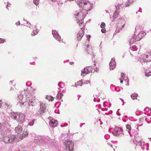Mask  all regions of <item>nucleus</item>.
Instances as JSON below:
<instances>
[{
    "label": "nucleus",
    "mask_w": 151,
    "mask_h": 151,
    "mask_svg": "<svg viewBox=\"0 0 151 151\" xmlns=\"http://www.w3.org/2000/svg\"><path fill=\"white\" fill-rule=\"evenodd\" d=\"M116 63L114 59H112L109 63L110 70H113L116 67Z\"/></svg>",
    "instance_id": "obj_9"
},
{
    "label": "nucleus",
    "mask_w": 151,
    "mask_h": 151,
    "mask_svg": "<svg viewBox=\"0 0 151 151\" xmlns=\"http://www.w3.org/2000/svg\"><path fill=\"white\" fill-rule=\"evenodd\" d=\"M122 24V25L121 26L122 27H124L125 25V22L124 20L121 19L119 22L118 23V25L119 26H121Z\"/></svg>",
    "instance_id": "obj_15"
},
{
    "label": "nucleus",
    "mask_w": 151,
    "mask_h": 151,
    "mask_svg": "<svg viewBox=\"0 0 151 151\" xmlns=\"http://www.w3.org/2000/svg\"><path fill=\"white\" fill-rule=\"evenodd\" d=\"M9 137L6 136L4 138V142L5 143L9 144Z\"/></svg>",
    "instance_id": "obj_20"
},
{
    "label": "nucleus",
    "mask_w": 151,
    "mask_h": 151,
    "mask_svg": "<svg viewBox=\"0 0 151 151\" xmlns=\"http://www.w3.org/2000/svg\"><path fill=\"white\" fill-rule=\"evenodd\" d=\"M136 37V36L134 35L133 37H132L130 41V43L132 44L136 41L135 37Z\"/></svg>",
    "instance_id": "obj_23"
},
{
    "label": "nucleus",
    "mask_w": 151,
    "mask_h": 151,
    "mask_svg": "<svg viewBox=\"0 0 151 151\" xmlns=\"http://www.w3.org/2000/svg\"><path fill=\"white\" fill-rule=\"evenodd\" d=\"M135 29H137V27H136L135 28Z\"/></svg>",
    "instance_id": "obj_47"
},
{
    "label": "nucleus",
    "mask_w": 151,
    "mask_h": 151,
    "mask_svg": "<svg viewBox=\"0 0 151 151\" xmlns=\"http://www.w3.org/2000/svg\"><path fill=\"white\" fill-rule=\"evenodd\" d=\"M52 34L53 37L55 38L56 40L60 41L61 40V38L58 33L55 30H53Z\"/></svg>",
    "instance_id": "obj_8"
},
{
    "label": "nucleus",
    "mask_w": 151,
    "mask_h": 151,
    "mask_svg": "<svg viewBox=\"0 0 151 151\" xmlns=\"http://www.w3.org/2000/svg\"><path fill=\"white\" fill-rule=\"evenodd\" d=\"M12 117L13 118H14L15 119L17 120L18 117H19V114L13 112L12 114Z\"/></svg>",
    "instance_id": "obj_16"
},
{
    "label": "nucleus",
    "mask_w": 151,
    "mask_h": 151,
    "mask_svg": "<svg viewBox=\"0 0 151 151\" xmlns=\"http://www.w3.org/2000/svg\"><path fill=\"white\" fill-rule=\"evenodd\" d=\"M65 151H74V144L71 141L68 140L65 142Z\"/></svg>",
    "instance_id": "obj_2"
},
{
    "label": "nucleus",
    "mask_w": 151,
    "mask_h": 151,
    "mask_svg": "<svg viewBox=\"0 0 151 151\" xmlns=\"http://www.w3.org/2000/svg\"><path fill=\"white\" fill-rule=\"evenodd\" d=\"M124 73H121V76H122V78L123 77H124Z\"/></svg>",
    "instance_id": "obj_39"
},
{
    "label": "nucleus",
    "mask_w": 151,
    "mask_h": 151,
    "mask_svg": "<svg viewBox=\"0 0 151 151\" xmlns=\"http://www.w3.org/2000/svg\"><path fill=\"white\" fill-rule=\"evenodd\" d=\"M23 134L26 137H27L28 136V133L27 131L26 132H24L23 133Z\"/></svg>",
    "instance_id": "obj_32"
},
{
    "label": "nucleus",
    "mask_w": 151,
    "mask_h": 151,
    "mask_svg": "<svg viewBox=\"0 0 151 151\" xmlns=\"http://www.w3.org/2000/svg\"><path fill=\"white\" fill-rule=\"evenodd\" d=\"M85 51L88 54H92L93 52L92 47L89 45L88 44L86 46H85Z\"/></svg>",
    "instance_id": "obj_7"
},
{
    "label": "nucleus",
    "mask_w": 151,
    "mask_h": 151,
    "mask_svg": "<svg viewBox=\"0 0 151 151\" xmlns=\"http://www.w3.org/2000/svg\"><path fill=\"white\" fill-rule=\"evenodd\" d=\"M2 106V101H0V108Z\"/></svg>",
    "instance_id": "obj_42"
},
{
    "label": "nucleus",
    "mask_w": 151,
    "mask_h": 151,
    "mask_svg": "<svg viewBox=\"0 0 151 151\" xmlns=\"http://www.w3.org/2000/svg\"><path fill=\"white\" fill-rule=\"evenodd\" d=\"M84 6H83V7H84L85 8H86V5H89V6H91L90 4L89 3H87V2H84Z\"/></svg>",
    "instance_id": "obj_30"
},
{
    "label": "nucleus",
    "mask_w": 151,
    "mask_h": 151,
    "mask_svg": "<svg viewBox=\"0 0 151 151\" xmlns=\"http://www.w3.org/2000/svg\"><path fill=\"white\" fill-rule=\"evenodd\" d=\"M100 26L102 28H104L105 27V24L104 22H102Z\"/></svg>",
    "instance_id": "obj_31"
},
{
    "label": "nucleus",
    "mask_w": 151,
    "mask_h": 151,
    "mask_svg": "<svg viewBox=\"0 0 151 151\" xmlns=\"http://www.w3.org/2000/svg\"><path fill=\"white\" fill-rule=\"evenodd\" d=\"M25 119V116L22 114H19V117H18L17 121L21 123L23 122Z\"/></svg>",
    "instance_id": "obj_11"
},
{
    "label": "nucleus",
    "mask_w": 151,
    "mask_h": 151,
    "mask_svg": "<svg viewBox=\"0 0 151 151\" xmlns=\"http://www.w3.org/2000/svg\"><path fill=\"white\" fill-rule=\"evenodd\" d=\"M9 143H13L16 139V137L15 135H10L9 137Z\"/></svg>",
    "instance_id": "obj_13"
},
{
    "label": "nucleus",
    "mask_w": 151,
    "mask_h": 151,
    "mask_svg": "<svg viewBox=\"0 0 151 151\" xmlns=\"http://www.w3.org/2000/svg\"><path fill=\"white\" fill-rule=\"evenodd\" d=\"M73 63V62H70V64H72Z\"/></svg>",
    "instance_id": "obj_46"
},
{
    "label": "nucleus",
    "mask_w": 151,
    "mask_h": 151,
    "mask_svg": "<svg viewBox=\"0 0 151 151\" xmlns=\"http://www.w3.org/2000/svg\"><path fill=\"white\" fill-rule=\"evenodd\" d=\"M18 98L19 101L20 103L22 104L23 105L25 104L24 106L27 108H29L30 107V105L33 106L34 105V103L32 99H27V102H22V100L23 99V96L22 95L20 94L18 96Z\"/></svg>",
    "instance_id": "obj_1"
},
{
    "label": "nucleus",
    "mask_w": 151,
    "mask_h": 151,
    "mask_svg": "<svg viewBox=\"0 0 151 151\" xmlns=\"http://www.w3.org/2000/svg\"><path fill=\"white\" fill-rule=\"evenodd\" d=\"M40 0H34L33 3L36 6L37 5L39 4V1Z\"/></svg>",
    "instance_id": "obj_28"
},
{
    "label": "nucleus",
    "mask_w": 151,
    "mask_h": 151,
    "mask_svg": "<svg viewBox=\"0 0 151 151\" xmlns=\"http://www.w3.org/2000/svg\"><path fill=\"white\" fill-rule=\"evenodd\" d=\"M145 76L146 77H148L151 76V71L147 70L145 72Z\"/></svg>",
    "instance_id": "obj_21"
},
{
    "label": "nucleus",
    "mask_w": 151,
    "mask_h": 151,
    "mask_svg": "<svg viewBox=\"0 0 151 151\" xmlns=\"http://www.w3.org/2000/svg\"><path fill=\"white\" fill-rule=\"evenodd\" d=\"M25 137H26L23 134H22V135H20L19 137V138L21 139H22Z\"/></svg>",
    "instance_id": "obj_33"
},
{
    "label": "nucleus",
    "mask_w": 151,
    "mask_h": 151,
    "mask_svg": "<svg viewBox=\"0 0 151 151\" xmlns=\"http://www.w3.org/2000/svg\"><path fill=\"white\" fill-rule=\"evenodd\" d=\"M63 96V94L61 92H59L56 96V98L58 99H60Z\"/></svg>",
    "instance_id": "obj_19"
},
{
    "label": "nucleus",
    "mask_w": 151,
    "mask_h": 151,
    "mask_svg": "<svg viewBox=\"0 0 151 151\" xmlns=\"http://www.w3.org/2000/svg\"><path fill=\"white\" fill-rule=\"evenodd\" d=\"M83 84V82H82V81H78L77 83V85L78 86H81Z\"/></svg>",
    "instance_id": "obj_29"
},
{
    "label": "nucleus",
    "mask_w": 151,
    "mask_h": 151,
    "mask_svg": "<svg viewBox=\"0 0 151 151\" xmlns=\"http://www.w3.org/2000/svg\"><path fill=\"white\" fill-rule=\"evenodd\" d=\"M126 130L129 133V132L131 129V126L130 125L127 124L126 126Z\"/></svg>",
    "instance_id": "obj_24"
},
{
    "label": "nucleus",
    "mask_w": 151,
    "mask_h": 151,
    "mask_svg": "<svg viewBox=\"0 0 151 151\" xmlns=\"http://www.w3.org/2000/svg\"><path fill=\"white\" fill-rule=\"evenodd\" d=\"M83 83L84 84H90V81H85Z\"/></svg>",
    "instance_id": "obj_35"
},
{
    "label": "nucleus",
    "mask_w": 151,
    "mask_h": 151,
    "mask_svg": "<svg viewBox=\"0 0 151 151\" xmlns=\"http://www.w3.org/2000/svg\"><path fill=\"white\" fill-rule=\"evenodd\" d=\"M4 42V40L0 38V43H3Z\"/></svg>",
    "instance_id": "obj_38"
},
{
    "label": "nucleus",
    "mask_w": 151,
    "mask_h": 151,
    "mask_svg": "<svg viewBox=\"0 0 151 151\" xmlns=\"http://www.w3.org/2000/svg\"><path fill=\"white\" fill-rule=\"evenodd\" d=\"M122 129L118 127H116L114 129L112 133L114 136H117L122 133Z\"/></svg>",
    "instance_id": "obj_3"
},
{
    "label": "nucleus",
    "mask_w": 151,
    "mask_h": 151,
    "mask_svg": "<svg viewBox=\"0 0 151 151\" xmlns=\"http://www.w3.org/2000/svg\"><path fill=\"white\" fill-rule=\"evenodd\" d=\"M143 58L144 60L145 61H150L151 60V53H147L146 54L143 55Z\"/></svg>",
    "instance_id": "obj_5"
},
{
    "label": "nucleus",
    "mask_w": 151,
    "mask_h": 151,
    "mask_svg": "<svg viewBox=\"0 0 151 151\" xmlns=\"http://www.w3.org/2000/svg\"><path fill=\"white\" fill-rule=\"evenodd\" d=\"M61 41H62V42H64V41H63V39L62 40H61Z\"/></svg>",
    "instance_id": "obj_45"
},
{
    "label": "nucleus",
    "mask_w": 151,
    "mask_h": 151,
    "mask_svg": "<svg viewBox=\"0 0 151 151\" xmlns=\"http://www.w3.org/2000/svg\"><path fill=\"white\" fill-rule=\"evenodd\" d=\"M135 139L137 144L141 143L142 140L141 138L140 137H136Z\"/></svg>",
    "instance_id": "obj_18"
},
{
    "label": "nucleus",
    "mask_w": 151,
    "mask_h": 151,
    "mask_svg": "<svg viewBox=\"0 0 151 151\" xmlns=\"http://www.w3.org/2000/svg\"><path fill=\"white\" fill-rule=\"evenodd\" d=\"M142 34H143V35H146V33H145V32H142Z\"/></svg>",
    "instance_id": "obj_40"
},
{
    "label": "nucleus",
    "mask_w": 151,
    "mask_h": 151,
    "mask_svg": "<svg viewBox=\"0 0 151 151\" xmlns=\"http://www.w3.org/2000/svg\"><path fill=\"white\" fill-rule=\"evenodd\" d=\"M38 33V31L36 29L35 30H34L31 33V35L34 36Z\"/></svg>",
    "instance_id": "obj_27"
},
{
    "label": "nucleus",
    "mask_w": 151,
    "mask_h": 151,
    "mask_svg": "<svg viewBox=\"0 0 151 151\" xmlns=\"http://www.w3.org/2000/svg\"><path fill=\"white\" fill-rule=\"evenodd\" d=\"M40 110V111L41 113L42 114L44 113L45 112V105L43 104L42 103H41Z\"/></svg>",
    "instance_id": "obj_12"
},
{
    "label": "nucleus",
    "mask_w": 151,
    "mask_h": 151,
    "mask_svg": "<svg viewBox=\"0 0 151 151\" xmlns=\"http://www.w3.org/2000/svg\"><path fill=\"white\" fill-rule=\"evenodd\" d=\"M46 99L49 100H51V101H52L54 100V98L50 96H47L46 97Z\"/></svg>",
    "instance_id": "obj_26"
},
{
    "label": "nucleus",
    "mask_w": 151,
    "mask_h": 151,
    "mask_svg": "<svg viewBox=\"0 0 151 151\" xmlns=\"http://www.w3.org/2000/svg\"><path fill=\"white\" fill-rule=\"evenodd\" d=\"M48 118L50 121L49 124L52 127H55L57 125L58 122L57 120L52 119L51 117H49Z\"/></svg>",
    "instance_id": "obj_4"
},
{
    "label": "nucleus",
    "mask_w": 151,
    "mask_h": 151,
    "mask_svg": "<svg viewBox=\"0 0 151 151\" xmlns=\"http://www.w3.org/2000/svg\"><path fill=\"white\" fill-rule=\"evenodd\" d=\"M84 35L83 32L82 30H81L79 32L77 35V37L78 39L80 40Z\"/></svg>",
    "instance_id": "obj_14"
},
{
    "label": "nucleus",
    "mask_w": 151,
    "mask_h": 151,
    "mask_svg": "<svg viewBox=\"0 0 151 151\" xmlns=\"http://www.w3.org/2000/svg\"><path fill=\"white\" fill-rule=\"evenodd\" d=\"M103 29H101V32L103 33H104L106 32V29L105 28H102Z\"/></svg>",
    "instance_id": "obj_36"
},
{
    "label": "nucleus",
    "mask_w": 151,
    "mask_h": 151,
    "mask_svg": "<svg viewBox=\"0 0 151 151\" xmlns=\"http://www.w3.org/2000/svg\"><path fill=\"white\" fill-rule=\"evenodd\" d=\"M138 95L136 93H133L131 95V98L133 99H134L137 97Z\"/></svg>",
    "instance_id": "obj_25"
},
{
    "label": "nucleus",
    "mask_w": 151,
    "mask_h": 151,
    "mask_svg": "<svg viewBox=\"0 0 151 151\" xmlns=\"http://www.w3.org/2000/svg\"><path fill=\"white\" fill-rule=\"evenodd\" d=\"M141 34L140 33H139L138 35H139Z\"/></svg>",
    "instance_id": "obj_48"
},
{
    "label": "nucleus",
    "mask_w": 151,
    "mask_h": 151,
    "mask_svg": "<svg viewBox=\"0 0 151 151\" xmlns=\"http://www.w3.org/2000/svg\"><path fill=\"white\" fill-rule=\"evenodd\" d=\"M35 120L33 119L32 120V122H30L29 124V125L30 126L33 125L34 124V122Z\"/></svg>",
    "instance_id": "obj_34"
},
{
    "label": "nucleus",
    "mask_w": 151,
    "mask_h": 151,
    "mask_svg": "<svg viewBox=\"0 0 151 151\" xmlns=\"http://www.w3.org/2000/svg\"><path fill=\"white\" fill-rule=\"evenodd\" d=\"M16 24H17L19 25L20 22H17L16 23Z\"/></svg>",
    "instance_id": "obj_43"
},
{
    "label": "nucleus",
    "mask_w": 151,
    "mask_h": 151,
    "mask_svg": "<svg viewBox=\"0 0 151 151\" xmlns=\"http://www.w3.org/2000/svg\"><path fill=\"white\" fill-rule=\"evenodd\" d=\"M22 128L20 125H18L15 128V131L17 134H21L22 131Z\"/></svg>",
    "instance_id": "obj_10"
},
{
    "label": "nucleus",
    "mask_w": 151,
    "mask_h": 151,
    "mask_svg": "<svg viewBox=\"0 0 151 151\" xmlns=\"http://www.w3.org/2000/svg\"><path fill=\"white\" fill-rule=\"evenodd\" d=\"M76 17L77 20H83L84 18L83 13L81 12L77 13L76 14Z\"/></svg>",
    "instance_id": "obj_6"
},
{
    "label": "nucleus",
    "mask_w": 151,
    "mask_h": 151,
    "mask_svg": "<svg viewBox=\"0 0 151 151\" xmlns=\"http://www.w3.org/2000/svg\"><path fill=\"white\" fill-rule=\"evenodd\" d=\"M94 65H95V66L96 65V64H95H95H94Z\"/></svg>",
    "instance_id": "obj_49"
},
{
    "label": "nucleus",
    "mask_w": 151,
    "mask_h": 151,
    "mask_svg": "<svg viewBox=\"0 0 151 151\" xmlns=\"http://www.w3.org/2000/svg\"><path fill=\"white\" fill-rule=\"evenodd\" d=\"M123 80H121L120 81V83H122V82H123Z\"/></svg>",
    "instance_id": "obj_44"
},
{
    "label": "nucleus",
    "mask_w": 151,
    "mask_h": 151,
    "mask_svg": "<svg viewBox=\"0 0 151 151\" xmlns=\"http://www.w3.org/2000/svg\"><path fill=\"white\" fill-rule=\"evenodd\" d=\"M116 13H116V12L114 14L113 16V17H114L115 18L116 17L118 16L117 14H116Z\"/></svg>",
    "instance_id": "obj_37"
},
{
    "label": "nucleus",
    "mask_w": 151,
    "mask_h": 151,
    "mask_svg": "<svg viewBox=\"0 0 151 151\" xmlns=\"http://www.w3.org/2000/svg\"><path fill=\"white\" fill-rule=\"evenodd\" d=\"M85 69H88V72H89V73L90 72L91 70H89V68H85Z\"/></svg>",
    "instance_id": "obj_41"
},
{
    "label": "nucleus",
    "mask_w": 151,
    "mask_h": 151,
    "mask_svg": "<svg viewBox=\"0 0 151 151\" xmlns=\"http://www.w3.org/2000/svg\"><path fill=\"white\" fill-rule=\"evenodd\" d=\"M79 21V23L80 26V27L81 28L83 27L84 25V24L83 23V20H78Z\"/></svg>",
    "instance_id": "obj_22"
},
{
    "label": "nucleus",
    "mask_w": 151,
    "mask_h": 151,
    "mask_svg": "<svg viewBox=\"0 0 151 151\" xmlns=\"http://www.w3.org/2000/svg\"><path fill=\"white\" fill-rule=\"evenodd\" d=\"M89 73V72H88V69H84L82 71L81 75L83 76H85L87 74Z\"/></svg>",
    "instance_id": "obj_17"
}]
</instances>
